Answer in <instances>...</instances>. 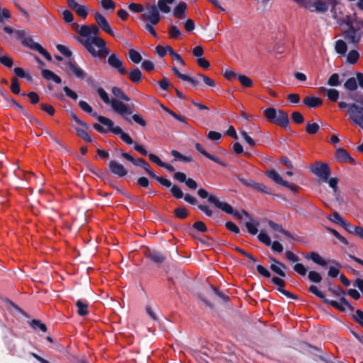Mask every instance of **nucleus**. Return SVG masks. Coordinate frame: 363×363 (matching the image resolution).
I'll list each match as a JSON object with an SVG mask.
<instances>
[{
	"label": "nucleus",
	"instance_id": "43",
	"mask_svg": "<svg viewBox=\"0 0 363 363\" xmlns=\"http://www.w3.org/2000/svg\"><path fill=\"white\" fill-rule=\"evenodd\" d=\"M211 291L218 297L223 302L227 303L229 301V296L224 293H223L221 291H220L216 287H214L213 286L211 285Z\"/></svg>",
	"mask_w": 363,
	"mask_h": 363
},
{
	"label": "nucleus",
	"instance_id": "46",
	"mask_svg": "<svg viewBox=\"0 0 363 363\" xmlns=\"http://www.w3.org/2000/svg\"><path fill=\"white\" fill-rule=\"evenodd\" d=\"M76 134L86 143H91L92 139L86 130L75 128Z\"/></svg>",
	"mask_w": 363,
	"mask_h": 363
},
{
	"label": "nucleus",
	"instance_id": "58",
	"mask_svg": "<svg viewBox=\"0 0 363 363\" xmlns=\"http://www.w3.org/2000/svg\"><path fill=\"white\" fill-rule=\"evenodd\" d=\"M232 248L235 250L236 252H240V254H242L243 256L246 257L247 258H248L250 260H251L252 262L255 263L257 262V259L252 255L249 254L248 252H247L246 251H245L244 250H242V248L239 247H237V246H233Z\"/></svg>",
	"mask_w": 363,
	"mask_h": 363
},
{
	"label": "nucleus",
	"instance_id": "6",
	"mask_svg": "<svg viewBox=\"0 0 363 363\" xmlns=\"http://www.w3.org/2000/svg\"><path fill=\"white\" fill-rule=\"evenodd\" d=\"M338 106L341 109L348 108L350 119L363 129V107L354 103L347 104L345 101H340Z\"/></svg>",
	"mask_w": 363,
	"mask_h": 363
},
{
	"label": "nucleus",
	"instance_id": "5",
	"mask_svg": "<svg viewBox=\"0 0 363 363\" xmlns=\"http://www.w3.org/2000/svg\"><path fill=\"white\" fill-rule=\"evenodd\" d=\"M264 115L269 122L281 128H286L289 125L288 114L281 109L269 107L264 111Z\"/></svg>",
	"mask_w": 363,
	"mask_h": 363
},
{
	"label": "nucleus",
	"instance_id": "64",
	"mask_svg": "<svg viewBox=\"0 0 363 363\" xmlns=\"http://www.w3.org/2000/svg\"><path fill=\"white\" fill-rule=\"evenodd\" d=\"M74 11L79 16L83 18H86L87 16V10L84 6L78 4V6L76 7V9H74Z\"/></svg>",
	"mask_w": 363,
	"mask_h": 363
},
{
	"label": "nucleus",
	"instance_id": "29",
	"mask_svg": "<svg viewBox=\"0 0 363 363\" xmlns=\"http://www.w3.org/2000/svg\"><path fill=\"white\" fill-rule=\"evenodd\" d=\"M175 75L183 81H186L191 84L193 86H197L199 82L197 79L189 77L185 74H182L179 72V69H173Z\"/></svg>",
	"mask_w": 363,
	"mask_h": 363
},
{
	"label": "nucleus",
	"instance_id": "18",
	"mask_svg": "<svg viewBox=\"0 0 363 363\" xmlns=\"http://www.w3.org/2000/svg\"><path fill=\"white\" fill-rule=\"evenodd\" d=\"M303 257L307 260H311L321 267H325L328 264V262L316 252L303 254Z\"/></svg>",
	"mask_w": 363,
	"mask_h": 363
},
{
	"label": "nucleus",
	"instance_id": "32",
	"mask_svg": "<svg viewBox=\"0 0 363 363\" xmlns=\"http://www.w3.org/2000/svg\"><path fill=\"white\" fill-rule=\"evenodd\" d=\"M31 328L35 330H40L42 332H47L48 328L45 323H42L40 320L33 319L28 322Z\"/></svg>",
	"mask_w": 363,
	"mask_h": 363
},
{
	"label": "nucleus",
	"instance_id": "50",
	"mask_svg": "<svg viewBox=\"0 0 363 363\" xmlns=\"http://www.w3.org/2000/svg\"><path fill=\"white\" fill-rule=\"evenodd\" d=\"M271 281L277 286V290L281 293V291L284 290L286 282L284 279L279 277H273Z\"/></svg>",
	"mask_w": 363,
	"mask_h": 363
},
{
	"label": "nucleus",
	"instance_id": "20",
	"mask_svg": "<svg viewBox=\"0 0 363 363\" xmlns=\"http://www.w3.org/2000/svg\"><path fill=\"white\" fill-rule=\"evenodd\" d=\"M186 9L187 4L184 1H181L174 7L173 10V15L177 18L184 19L186 17Z\"/></svg>",
	"mask_w": 363,
	"mask_h": 363
},
{
	"label": "nucleus",
	"instance_id": "26",
	"mask_svg": "<svg viewBox=\"0 0 363 363\" xmlns=\"http://www.w3.org/2000/svg\"><path fill=\"white\" fill-rule=\"evenodd\" d=\"M76 306L78 308L77 314L79 316H85L89 314V303L86 300H78L76 302Z\"/></svg>",
	"mask_w": 363,
	"mask_h": 363
},
{
	"label": "nucleus",
	"instance_id": "54",
	"mask_svg": "<svg viewBox=\"0 0 363 363\" xmlns=\"http://www.w3.org/2000/svg\"><path fill=\"white\" fill-rule=\"evenodd\" d=\"M258 240L266 245L267 246H270L272 244V240L269 236L264 232L261 231L257 235Z\"/></svg>",
	"mask_w": 363,
	"mask_h": 363
},
{
	"label": "nucleus",
	"instance_id": "41",
	"mask_svg": "<svg viewBox=\"0 0 363 363\" xmlns=\"http://www.w3.org/2000/svg\"><path fill=\"white\" fill-rule=\"evenodd\" d=\"M128 56L130 60L135 64L140 62L143 59L141 55L134 49L129 50Z\"/></svg>",
	"mask_w": 363,
	"mask_h": 363
},
{
	"label": "nucleus",
	"instance_id": "47",
	"mask_svg": "<svg viewBox=\"0 0 363 363\" xmlns=\"http://www.w3.org/2000/svg\"><path fill=\"white\" fill-rule=\"evenodd\" d=\"M168 33L171 39H178L182 35L179 29L176 26H171L169 28Z\"/></svg>",
	"mask_w": 363,
	"mask_h": 363
},
{
	"label": "nucleus",
	"instance_id": "11",
	"mask_svg": "<svg viewBox=\"0 0 363 363\" xmlns=\"http://www.w3.org/2000/svg\"><path fill=\"white\" fill-rule=\"evenodd\" d=\"M146 172L147 174L152 179H155L156 181H157L161 185L166 188H169L172 185V182L170 180L164 178L162 177H160L155 174L154 171L152 169L150 164L145 161V162L143 164L141 167Z\"/></svg>",
	"mask_w": 363,
	"mask_h": 363
},
{
	"label": "nucleus",
	"instance_id": "28",
	"mask_svg": "<svg viewBox=\"0 0 363 363\" xmlns=\"http://www.w3.org/2000/svg\"><path fill=\"white\" fill-rule=\"evenodd\" d=\"M250 220V221L246 222L245 223V226L250 235H255L258 233V226L259 223L257 220H254L252 218Z\"/></svg>",
	"mask_w": 363,
	"mask_h": 363
},
{
	"label": "nucleus",
	"instance_id": "16",
	"mask_svg": "<svg viewBox=\"0 0 363 363\" xmlns=\"http://www.w3.org/2000/svg\"><path fill=\"white\" fill-rule=\"evenodd\" d=\"M121 75L128 74L130 80L133 83H139L142 79V72L140 69H130L129 72L127 69H118Z\"/></svg>",
	"mask_w": 363,
	"mask_h": 363
},
{
	"label": "nucleus",
	"instance_id": "34",
	"mask_svg": "<svg viewBox=\"0 0 363 363\" xmlns=\"http://www.w3.org/2000/svg\"><path fill=\"white\" fill-rule=\"evenodd\" d=\"M108 63L114 68H121L123 65L122 61L120 60L115 54H111L108 57Z\"/></svg>",
	"mask_w": 363,
	"mask_h": 363
},
{
	"label": "nucleus",
	"instance_id": "49",
	"mask_svg": "<svg viewBox=\"0 0 363 363\" xmlns=\"http://www.w3.org/2000/svg\"><path fill=\"white\" fill-rule=\"evenodd\" d=\"M169 188H170V192L172 193V196L174 198H176L177 199H180L184 197V193L179 186H178L177 185H174V186L171 185V186Z\"/></svg>",
	"mask_w": 363,
	"mask_h": 363
},
{
	"label": "nucleus",
	"instance_id": "59",
	"mask_svg": "<svg viewBox=\"0 0 363 363\" xmlns=\"http://www.w3.org/2000/svg\"><path fill=\"white\" fill-rule=\"evenodd\" d=\"M339 91L335 89H330L327 90L328 99L332 101H337L339 98Z\"/></svg>",
	"mask_w": 363,
	"mask_h": 363
},
{
	"label": "nucleus",
	"instance_id": "51",
	"mask_svg": "<svg viewBox=\"0 0 363 363\" xmlns=\"http://www.w3.org/2000/svg\"><path fill=\"white\" fill-rule=\"evenodd\" d=\"M308 279L313 283H320L322 281L321 275L315 271H310L308 274Z\"/></svg>",
	"mask_w": 363,
	"mask_h": 363
},
{
	"label": "nucleus",
	"instance_id": "3",
	"mask_svg": "<svg viewBox=\"0 0 363 363\" xmlns=\"http://www.w3.org/2000/svg\"><path fill=\"white\" fill-rule=\"evenodd\" d=\"M77 39L93 56L105 58L108 55V50L106 48V42L102 38L93 36Z\"/></svg>",
	"mask_w": 363,
	"mask_h": 363
},
{
	"label": "nucleus",
	"instance_id": "21",
	"mask_svg": "<svg viewBox=\"0 0 363 363\" xmlns=\"http://www.w3.org/2000/svg\"><path fill=\"white\" fill-rule=\"evenodd\" d=\"M78 105L82 111L95 117L99 123L101 118H106L105 116L98 115L96 112L94 111L92 107L85 101H79Z\"/></svg>",
	"mask_w": 363,
	"mask_h": 363
},
{
	"label": "nucleus",
	"instance_id": "31",
	"mask_svg": "<svg viewBox=\"0 0 363 363\" xmlns=\"http://www.w3.org/2000/svg\"><path fill=\"white\" fill-rule=\"evenodd\" d=\"M15 109L21 113L23 116L28 118L31 122L38 123V120L34 118L30 113L19 103L14 106Z\"/></svg>",
	"mask_w": 363,
	"mask_h": 363
},
{
	"label": "nucleus",
	"instance_id": "10",
	"mask_svg": "<svg viewBox=\"0 0 363 363\" xmlns=\"http://www.w3.org/2000/svg\"><path fill=\"white\" fill-rule=\"evenodd\" d=\"M111 105L114 111L121 114L125 121L131 122L130 119L127 116L132 114V111L129 110L128 105L116 99H112Z\"/></svg>",
	"mask_w": 363,
	"mask_h": 363
},
{
	"label": "nucleus",
	"instance_id": "1",
	"mask_svg": "<svg viewBox=\"0 0 363 363\" xmlns=\"http://www.w3.org/2000/svg\"><path fill=\"white\" fill-rule=\"evenodd\" d=\"M341 32L345 41L357 47L363 37V20L354 13L352 19H347V23L341 28Z\"/></svg>",
	"mask_w": 363,
	"mask_h": 363
},
{
	"label": "nucleus",
	"instance_id": "44",
	"mask_svg": "<svg viewBox=\"0 0 363 363\" xmlns=\"http://www.w3.org/2000/svg\"><path fill=\"white\" fill-rule=\"evenodd\" d=\"M238 79L244 87H251L253 85L252 80L244 74H238Z\"/></svg>",
	"mask_w": 363,
	"mask_h": 363
},
{
	"label": "nucleus",
	"instance_id": "33",
	"mask_svg": "<svg viewBox=\"0 0 363 363\" xmlns=\"http://www.w3.org/2000/svg\"><path fill=\"white\" fill-rule=\"evenodd\" d=\"M344 86L347 90L353 91L357 89L358 84L354 77H350L346 80Z\"/></svg>",
	"mask_w": 363,
	"mask_h": 363
},
{
	"label": "nucleus",
	"instance_id": "63",
	"mask_svg": "<svg viewBox=\"0 0 363 363\" xmlns=\"http://www.w3.org/2000/svg\"><path fill=\"white\" fill-rule=\"evenodd\" d=\"M256 269L257 272L264 278L269 279L272 276L271 272L261 264L257 265Z\"/></svg>",
	"mask_w": 363,
	"mask_h": 363
},
{
	"label": "nucleus",
	"instance_id": "22",
	"mask_svg": "<svg viewBox=\"0 0 363 363\" xmlns=\"http://www.w3.org/2000/svg\"><path fill=\"white\" fill-rule=\"evenodd\" d=\"M147 257L156 264L163 263L166 260V257L157 250H149Z\"/></svg>",
	"mask_w": 363,
	"mask_h": 363
},
{
	"label": "nucleus",
	"instance_id": "37",
	"mask_svg": "<svg viewBox=\"0 0 363 363\" xmlns=\"http://www.w3.org/2000/svg\"><path fill=\"white\" fill-rule=\"evenodd\" d=\"M320 126L317 123L308 122L306 125V131L310 135H314L319 130Z\"/></svg>",
	"mask_w": 363,
	"mask_h": 363
},
{
	"label": "nucleus",
	"instance_id": "55",
	"mask_svg": "<svg viewBox=\"0 0 363 363\" xmlns=\"http://www.w3.org/2000/svg\"><path fill=\"white\" fill-rule=\"evenodd\" d=\"M327 230L331 233L340 242H342L344 245H347L349 244L347 239L341 235L336 230L331 228H327Z\"/></svg>",
	"mask_w": 363,
	"mask_h": 363
},
{
	"label": "nucleus",
	"instance_id": "8",
	"mask_svg": "<svg viewBox=\"0 0 363 363\" xmlns=\"http://www.w3.org/2000/svg\"><path fill=\"white\" fill-rule=\"evenodd\" d=\"M311 171L323 182H327L330 174V169L327 163L316 162L311 167Z\"/></svg>",
	"mask_w": 363,
	"mask_h": 363
},
{
	"label": "nucleus",
	"instance_id": "48",
	"mask_svg": "<svg viewBox=\"0 0 363 363\" xmlns=\"http://www.w3.org/2000/svg\"><path fill=\"white\" fill-rule=\"evenodd\" d=\"M21 43L23 45L27 46L34 50H37L36 45H40L38 43L34 42L33 40L32 39V38L30 36H27L26 38H24V39L22 40Z\"/></svg>",
	"mask_w": 363,
	"mask_h": 363
},
{
	"label": "nucleus",
	"instance_id": "40",
	"mask_svg": "<svg viewBox=\"0 0 363 363\" xmlns=\"http://www.w3.org/2000/svg\"><path fill=\"white\" fill-rule=\"evenodd\" d=\"M347 41L345 40H338L335 43V50L340 54H345L347 50Z\"/></svg>",
	"mask_w": 363,
	"mask_h": 363
},
{
	"label": "nucleus",
	"instance_id": "36",
	"mask_svg": "<svg viewBox=\"0 0 363 363\" xmlns=\"http://www.w3.org/2000/svg\"><path fill=\"white\" fill-rule=\"evenodd\" d=\"M112 94L117 98L129 101L130 98L123 91V90L117 86H113L111 89Z\"/></svg>",
	"mask_w": 363,
	"mask_h": 363
},
{
	"label": "nucleus",
	"instance_id": "7",
	"mask_svg": "<svg viewBox=\"0 0 363 363\" xmlns=\"http://www.w3.org/2000/svg\"><path fill=\"white\" fill-rule=\"evenodd\" d=\"M330 7L333 18L336 20L341 28L347 23V19H352L353 17V13H345L344 6L338 4L337 0L332 1L331 4H329V8Z\"/></svg>",
	"mask_w": 363,
	"mask_h": 363
},
{
	"label": "nucleus",
	"instance_id": "15",
	"mask_svg": "<svg viewBox=\"0 0 363 363\" xmlns=\"http://www.w3.org/2000/svg\"><path fill=\"white\" fill-rule=\"evenodd\" d=\"M95 20L97 24L101 28L102 30H104L105 32H106L112 36L114 35V33L112 29L111 28L108 21H106L105 17L103 16L100 13L96 12L95 13Z\"/></svg>",
	"mask_w": 363,
	"mask_h": 363
},
{
	"label": "nucleus",
	"instance_id": "17",
	"mask_svg": "<svg viewBox=\"0 0 363 363\" xmlns=\"http://www.w3.org/2000/svg\"><path fill=\"white\" fill-rule=\"evenodd\" d=\"M57 48L61 54L68 58L67 63L69 66V68H77V64L75 61L74 59L71 58L72 52L69 50V48L63 45H57Z\"/></svg>",
	"mask_w": 363,
	"mask_h": 363
},
{
	"label": "nucleus",
	"instance_id": "62",
	"mask_svg": "<svg viewBox=\"0 0 363 363\" xmlns=\"http://www.w3.org/2000/svg\"><path fill=\"white\" fill-rule=\"evenodd\" d=\"M291 119L296 124H301L304 122V117L298 111H294L291 113Z\"/></svg>",
	"mask_w": 363,
	"mask_h": 363
},
{
	"label": "nucleus",
	"instance_id": "60",
	"mask_svg": "<svg viewBox=\"0 0 363 363\" xmlns=\"http://www.w3.org/2000/svg\"><path fill=\"white\" fill-rule=\"evenodd\" d=\"M270 269L280 277H285L286 276L285 272L281 269L279 264H271L269 266Z\"/></svg>",
	"mask_w": 363,
	"mask_h": 363
},
{
	"label": "nucleus",
	"instance_id": "14",
	"mask_svg": "<svg viewBox=\"0 0 363 363\" xmlns=\"http://www.w3.org/2000/svg\"><path fill=\"white\" fill-rule=\"evenodd\" d=\"M335 157L339 162H348L352 164H355L354 159L344 148L339 147L336 150Z\"/></svg>",
	"mask_w": 363,
	"mask_h": 363
},
{
	"label": "nucleus",
	"instance_id": "13",
	"mask_svg": "<svg viewBox=\"0 0 363 363\" xmlns=\"http://www.w3.org/2000/svg\"><path fill=\"white\" fill-rule=\"evenodd\" d=\"M209 203L213 204L216 208L220 209L227 214L230 215L233 213V208L226 202L220 201L216 196H211L209 198Z\"/></svg>",
	"mask_w": 363,
	"mask_h": 363
},
{
	"label": "nucleus",
	"instance_id": "56",
	"mask_svg": "<svg viewBox=\"0 0 363 363\" xmlns=\"http://www.w3.org/2000/svg\"><path fill=\"white\" fill-rule=\"evenodd\" d=\"M328 84L331 86H337L340 85L339 74L337 73L333 74L328 80Z\"/></svg>",
	"mask_w": 363,
	"mask_h": 363
},
{
	"label": "nucleus",
	"instance_id": "61",
	"mask_svg": "<svg viewBox=\"0 0 363 363\" xmlns=\"http://www.w3.org/2000/svg\"><path fill=\"white\" fill-rule=\"evenodd\" d=\"M11 91L14 94H19L20 92H21V88H20V84H19V82L18 81V79L15 77H13L11 79Z\"/></svg>",
	"mask_w": 363,
	"mask_h": 363
},
{
	"label": "nucleus",
	"instance_id": "23",
	"mask_svg": "<svg viewBox=\"0 0 363 363\" xmlns=\"http://www.w3.org/2000/svg\"><path fill=\"white\" fill-rule=\"evenodd\" d=\"M121 156L131 162L133 165L138 167H142L143 164L145 162V160L143 158L135 159L132 155L129 153L124 152L123 150H120Z\"/></svg>",
	"mask_w": 363,
	"mask_h": 363
},
{
	"label": "nucleus",
	"instance_id": "42",
	"mask_svg": "<svg viewBox=\"0 0 363 363\" xmlns=\"http://www.w3.org/2000/svg\"><path fill=\"white\" fill-rule=\"evenodd\" d=\"M15 74L20 78H25L29 83L33 82V77L28 73L25 72L24 69H13Z\"/></svg>",
	"mask_w": 363,
	"mask_h": 363
},
{
	"label": "nucleus",
	"instance_id": "45",
	"mask_svg": "<svg viewBox=\"0 0 363 363\" xmlns=\"http://www.w3.org/2000/svg\"><path fill=\"white\" fill-rule=\"evenodd\" d=\"M351 317L359 325L363 328V311L360 309H357L355 311H354Z\"/></svg>",
	"mask_w": 363,
	"mask_h": 363
},
{
	"label": "nucleus",
	"instance_id": "19",
	"mask_svg": "<svg viewBox=\"0 0 363 363\" xmlns=\"http://www.w3.org/2000/svg\"><path fill=\"white\" fill-rule=\"evenodd\" d=\"M265 175L281 186H288V182L284 180L279 174L274 169H270L265 172Z\"/></svg>",
	"mask_w": 363,
	"mask_h": 363
},
{
	"label": "nucleus",
	"instance_id": "39",
	"mask_svg": "<svg viewBox=\"0 0 363 363\" xmlns=\"http://www.w3.org/2000/svg\"><path fill=\"white\" fill-rule=\"evenodd\" d=\"M192 354L194 357L199 362V363H208V360L206 357L208 358V356L206 353L201 352L198 350H194L192 352Z\"/></svg>",
	"mask_w": 363,
	"mask_h": 363
},
{
	"label": "nucleus",
	"instance_id": "38",
	"mask_svg": "<svg viewBox=\"0 0 363 363\" xmlns=\"http://www.w3.org/2000/svg\"><path fill=\"white\" fill-rule=\"evenodd\" d=\"M171 155L176 159L184 162H190L192 161V157L191 156H186L181 154L177 150H173L171 152Z\"/></svg>",
	"mask_w": 363,
	"mask_h": 363
},
{
	"label": "nucleus",
	"instance_id": "52",
	"mask_svg": "<svg viewBox=\"0 0 363 363\" xmlns=\"http://www.w3.org/2000/svg\"><path fill=\"white\" fill-rule=\"evenodd\" d=\"M192 228L199 233H205L208 230L206 224L201 220L196 221L192 225Z\"/></svg>",
	"mask_w": 363,
	"mask_h": 363
},
{
	"label": "nucleus",
	"instance_id": "9",
	"mask_svg": "<svg viewBox=\"0 0 363 363\" xmlns=\"http://www.w3.org/2000/svg\"><path fill=\"white\" fill-rule=\"evenodd\" d=\"M147 11L141 15L143 21H148L153 25L157 24L160 21V14L157 5L151 4L147 6Z\"/></svg>",
	"mask_w": 363,
	"mask_h": 363
},
{
	"label": "nucleus",
	"instance_id": "12",
	"mask_svg": "<svg viewBox=\"0 0 363 363\" xmlns=\"http://www.w3.org/2000/svg\"><path fill=\"white\" fill-rule=\"evenodd\" d=\"M108 168L113 174L118 177H123L128 174V170L125 167L116 160L109 161Z\"/></svg>",
	"mask_w": 363,
	"mask_h": 363
},
{
	"label": "nucleus",
	"instance_id": "25",
	"mask_svg": "<svg viewBox=\"0 0 363 363\" xmlns=\"http://www.w3.org/2000/svg\"><path fill=\"white\" fill-rule=\"evenodd\" d=\"M42 76L48 81H53L56 84L62 82L61 78L50 69H42Z\"/></svg>",
	"mask_w": 363,
	"mask_h": 363
},
{
	"label": "nucleus",
	"instance_id": "35",
	"mask_svg": "<svg viewBox=\"0 0 363 363\" xmlns=\"http://www.w3.org/2000/svg\"><path fill=\"white\" fill-rule=\"evenodd\" d=\"M174 215L179 219H185L189 216V211L184 207H178L174 210Z\"/></svg>",
	"mask_w": 363,
	"mask_h": 363
},
{
	"label": "nucleus",
	"instance_id": "57",
	"mask_svg": "<svg viewBox=\"0 0 363 363\" xmlns=\"http://www.w3.org/2000/svg\"><path fill=\"white\" fill-rule=\"evenodd\" d=\"M230 215L233 216L235 218L239 220L242 219V215L249 219H252V216L245 210L242 209L240 212L238 210L233 209V213Z\"/></svg>",
	"mask_w": 363,
	"mask_h": 363
},
{
	"label": "nucleus",
	"instance_id": "2",
	"mask_svg": "<svg viewBox=\"0 0 363 363\" xmlns=\"http://www.w3.org/2000/svg\"><path fill=\"white\" fill-rule=\"evenodd\" d=\"M308 290L311 293L315 295L320 299H321L325 303L328 304L334 308L341 311L346 312L347 310L350 312L354 311V308L349 303V301L345 298L346 294L345 291L341 287L338 286L335 288V291H333V294L335 296H340V301L330 300L325 297L324 294L318 290L316 286L311 285L309 286Z\"/></svg>",
	"mask_w": 363,
	"mask_h": 363
},
{
	"label": "nucleus",
	"instance_id": "27",
	"mask_svg": "<svg viewBox=\"0 0 363 363\" xmlns=\"http://www.w3.org/2000/svg\"><path fill=\"white\" fill-rule=\"evenodd\" d=\"M175 0H158L157 6L162 13H168L171 11L169 4H172Z\"/></svg>",
	"mask_w": 363,
	"mask_h": 363
},
{
	"label": "nucleus",
	"instance_id": "4",
	"mask_svg": "<svg viewBox=\"0 0 363 363\" xmlns=\"http://www.w3.org/2000/svg\"><path fill=\"white\" fill-rule=\"evenodd\" d=\"M100 123L106 126L107 128H104L99 123H95L93 124V128L101 134H106L108 131H111L116 135H120L121 140L128 145H132L133 140L131 137L126 133L123 132L119 126H114L113 122L108 118H101Z\"/></svg>",
	"mask_w": 363,
	"mask_h": 363
},
{
	"label": "nucleus",
	"instance_id": "24",
	"mask_svg": "<svg viewBox=\"0 0 363 363\" xmlns=\"http://www.w3.org/2000/svg\"><path fill=\"white\" fill-rule=\"evenodd\" d=\"M303 104L309 108H315L320 106L323 101L316 96H307L303 99Z\"/></svg>",
	"mask_w": 363,
	"mask_h": 363
},
{
	"label": "nucleus",
	"instance_id": "53",
	"mask_svg": "<svg viewBox=\"0 0 363 363\" xmlns=\"http://www.w3.org/2000/svg\"><path fill=\"white\" fill-rule=\"evenodd\" d=\"M225 228L231 233L239 235L240 234V230L239 227L232 221H227L225 224Z\"/></svg>",
	"mask_w": 363,
	"mask_h": 363
},
{
	"label": "nucleus",
	"instance_id": "30",
	"mask_svg": "<svg viewBox=\"0 0 363 363\" xmlns=\"http://www.w3.org/2000/svg\"><path fill=\"white\" fill-rule=\"evenodd\" d=\"M89 171L94 174L96 175L101 180L104 182L106 184H108L111 187H114V182L112 180L109 174L106 172L97 173L92 169H90Z\"/></svg>",
	"mask_w": 363,
	"mask_h": 363
}]
</instances>
